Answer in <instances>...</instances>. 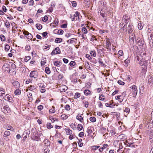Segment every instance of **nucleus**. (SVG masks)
Returning a JSON list of instances; mask_svg holds the SVG:
<instances>
[{"mask_svg": "<svg viewBox=\"0 0 153 153\" xmlns=\"http://www.w3.org/2000/svg\"><path fill=\"white\" fill-rule=\"evenodd\" d=\"M31 139L33 140L39 141L40 138L36 128H33L31 129Z\"/></svg>", "mask_w": 153, "mask_h": 153, "instance_id": "f257e3e1", "label": "nucleus"}, {"mask_svg": "<svg viewBox=\"0 0 153 153\" xmlns=\"http://www.w3.org/2000/svg\"><path fill=\"white\" fill-rule=\"evenodd\" d=\"M135 39L136 43L139 46H142L143 45L144 42L142 39L139 37L136 38L135 37Z\"/></svg>", "mask_w": 153, "mask_h": 153, "instance_id": "f03ea898", "label": "nucleus"}, {"mask_svg": "<svg viewBox=\"0 0 153 153\" xmlns=\"http://www.w3.org/2000/svg\"><path fill=\"white\" fill-rule=\"evenodd\" d=\"M61 51L60 48L57 47L55 49L53 50L51 53V54L52 55H54L55 54H60L61 53Z\"/></svg>", "mask_w": 153, "mask_h": 153, "instance_id": "7ed1b4c3", "label": "nucleus"}, {"mask_svg": "<svg viewBox=\"0 0 153 153\" xmlns=\"http://www.w3.org/2000/svg\"><path fill=\"white\" fill-rule=\"evenodd\" d=\"M132 90V92L133 97H135L137 92V87L135 85H133L130 87Z\"/></svg>", "mask_w": 153, "mask_h": 153, "instance_id": "20e7f679", "label": "nucleus"}, {"mask_svg": "<svg viewBox=\"0 0 153 153\" xmlns=\"http://www.w3.org/2000/svg\"><path fill=\"white\" fill-rule=\"evenodd\" d=\"M38 75V73L36 71H33L31 72L29 76L30 77L36 78Z\"/></svg>", "mask_w": 153, "mask_h": 153, "instance_id": "39448f33", "label": "nucleus"}, {"mask_svg": "<svg viewBox=\"0 0 153 153\" xmlns=\"http://www.w3.org/2000/svg\"><path fill=\"white\" fill-rule=\"evenodd\" d=\"M1 109L2 111L4 113L10 112V110L8 106H3L2 107H1Z\"/></svg>", "mask_w": 153, "mask_h": 153, "instance_id": "423d86ee", "label": "nucleus"}, {"mask_svg": "<svg viewBox=\"0 0 153 153\" xmlns=\"http://www.w3.org/2000/svg\"><path fill=\"white\" fill-rule=\"evenodd\" d=\"M138 62L141 66L144 65V67L146 66V67L147 66L148 62L143 58L140 59V61Z\"/></svg>", "mask_w": 153, "mask_h": 153, "instance_id": "0eeeda50", "label": "nucleus"}, {"mask_svg": "<svg viewBox=\"0 0 153 153\" xmlns=\"http://www.w3.org/2000/svg\"><path fill=\"white\" fill-rule=\"evenodd\" d=\"M23 34L25 35V36L27 39L31 40L33 38V36L30 33H29L27 31L25 30L23 32Z\"/></svg>", "mask_w": 153, "mask_h": 153, "instance_id": "6e6552de", "label": "nucleus"}, {"mask_svg": "<svg viewBox=\"0 0 153 153\" xmlns=\"http://www.w3.org/2000/svg\"><path fill=\"white\" fill-rule=\"evenodd\" d=\"M4 98L5 100L8 101L9 102H12L13 101L12 97L9 94H6L4 97Z\"/></svg>", "mask_w": 153, "mask_h": 153, "instance_id": "1a4fd4ad", "label": "nucleus"}, {"mask_svg": "<svg viewBox=\"0 0 153 153\" xmlns=\"http://www.w3.org/2000/svg\"><path fill=\"white\" fill-rule=\"evenodd\" d=\"M68 89V87L65 85H62L59 87V90L61 92L65 91Z\"/></svg>", "mask_w": 153, "mask_h": 153, "instance_id": "9d476101", "label": "nucleus"}, {"mask_svg": "<svg viewBox=\"0 0 153 153\" xmlns=\"http://www.w3.org/2000/svg\"><path fill=\"white\" fill-rule=\"evenodd\" d=\"M3 68H5V70L9 72L10 71V64H9L8 63L4 65L3 66Z\"/></svg>", "mask_w": 153, "mask_h": 153, "instance_id": "9b49d317", "label": "nucleus"}, {"mask_svg": "<svg viewBox=\"0 0 153 153\" xmlns=\"http://www.w3.org/2000/svg\"><path fill=\"white\" fill-rule=\"evenodd\" d=\"M12 85L15 88H19L20 87L19 83L16 81L12 83Z\"/></svg>", "mask_w": 153, "mask_h": 153, "instance_id": "f8f14e48", "label": "nucleus"}, {"mask_svg": "<svg viewBox=\"0 0 153 153\" xmlns=\"http://www.w3.org/2000/svg\"><path fill=\"white\" fill-rule=\"evenodd\" d=\"M134 29V27L133 25H128V32L129 33H132Z\"/></svg>", "mask_w": 153, "mask_h": 153, "instance_id": "ddd939ff", "label": "nucleus"}, {"mask_svg": "<svg viewBox=\"0 0 153 153\" xmlns=\"http://www.w3.org/2000/svg\"><path fill=\"white\" fill-rule=\"evenodd\" d=\"M123 19L124 20V22L126 24H128L129 19L128 18L127 15H125L123 16Z\"/></svg>", "mask_w": 153, "mask_h": 153, "instance_id": "4468645a", "label": "nucleus"}, {"mask_svg": "<svg viewBox=\"0 0 153 153\" xmlns=\"http://www.w3.org/2000/svg\"><path fill=\"white\" fill-rule=\"evenodd\" d=\"M65 130L66 131V134L67 135H71L72 134V131L69 128H65Z\"/></svg>", "mask_w": 153, "mask_h": 153, "instance_id": "2eb2a0df", "label": "nucleus"}, {"mask_svg": "<svg viewBox=\"0 0 153 153\" xmlns=\"http://www.w3.org/2000/svg\"><path fill=\"white\" fill-rule=\"evenodd\" d=\"M147 80H148V82L149 83H151L153 82V78L150 76H148L147 77Z\"/></svg>", "mask_w": 153, "mask_h": 153, "instance_id": "dca6fc26", "label": "nucleus"}, {"mask_svg": "<svg viewBox=\"0 0 153 153\" xmlns=\"http://www.w3.org/2000/svg\"><path fill=\"white\" fill-rule=\"evenodd\" d=\"M108 146V145L106 144H105L103 145V146L100 148L99 150L100 152H102L103 149L106 148Z\"/></svg>", "mask_w": 153, "mask_h": 153, "instance_id": "f3484780", "label": "nucleus"}, {"mask_svg": "<svg viewBox=\"0 0 153 153\" xmlns=\"http://www.w3.org/2000/svg\"><path fill=\"white\" fill-rule=\"evenodd\" d=\"M76 118L79 120L81 122H83V119L82 117L79 115L78 114L76 116Z\"/></svg>", "mask_w": 153, "mask_h": 153, "instance_id": "a211bd4d", "label": "nucleus"}, {"mask_svg": "<svg viewBox=\"0 0 153 153\" xmlns=\"http://www.w3.org/2000/svg\"><path fill=\"white\" fill-rule=\"evenodd\" d=\"M98 61L100 65L104 66L105 65L103 62L102 61V57H101L98 58Z\"/></svg>", "mask_w": 153, "mask_h": 153, "instance_id": "6ab92c4d", "label": "nucleus"}, {"mask_svg": "<svg viewBox=\"0 0 153 153\" xmlns=\"http://www.w3.org/2000/svg\"><path fill=\"white\" fill-rule=\"evenodd\" d=\"M117 147L119 148V149L117 150V152H118L120 150L122 149L123 148V146L121 143H119L118 144V146H117Z\"/></svg>", "mask_w": 153, "mask_h": 153, "instance_id": "aec40b11", "label": "nucleus"}, {"mask_svg": "<svg viewBox=\"0 0 153 153\" xmlns=\"http://www.w3.org/2000/svg\"><path fill=\"white\" fill-rule=\"evenodd\" d=\"M62 38H56L55 40V42L56 43H60L62 42Z\"/></svg>", "mask_w": 153, "mask_h": 153, "instance_id": "412c9836", "label": "nucleus"}, {"mask_svg": "<svg viewBox=\"0 0 153 153\" xmlns=\"http://www.w3.org/2000/svg\"><path fill=\"white\" fill-rule=\"evenodd\" d=\"M5 94V92H0V100H1L4 98V96L3 95Z\"/></svg>", "mask_w": 153, "mask_h": 153, "instance_id": "4be33fe9", "label": "nucleus"}, {"mask_svg": "<svg viewBox=\"0 0 153 153\" xmlns=\"http://www.w3.org/2000/svg\"><path fill=\"white\" fill-rule=\"evenodd\" d=\"M86 96L89 95L91 93L90 91L89 90H85L84 92Z\"/></svg>", "mask_w": 153, "mask_h": 153, "instance_id": "5701e85b", "label": "nucleus"}, {"mask_svg": "<svg viewBox=\"0 0 153 153\" xmlns=\"http://www.w3.org/2000/svg\"><path fill=\"white\" fill-rule=\"evenodd\" d=\"M36 27L38 30H40L42 28V26L40 24H37L36 25Z\"/></svg>", "mask_w": 153, "mask_h": 153, "instance_id": "b1692460", "label": "nucleus"}, {"mask_svg": "<svg viewBox=\"0 0 153 153\" xmlns=\"http://www.w3.org/2000/svg\"><path fill=\"white\" fill-rule=\"evenodd\" d=\"M61 117L62 120H64L67 119L68 117V116L65 114H63L61 115Z\"/></svg>", "mask_w": 153, "mask_h": 153, "instance_id": "393cba45", "label": "nucleus"}, {"mask_svg": "<svg viewBox=\"0 0 153 153\" xmlns=\"http://www.w3.org/2000/svg\"><path fill=\"white\" fill-rule=\"evenodd\" d=\"M36 86L31 85L28 88L31 91H34L36 89Z\"/></svg>", "mask_w": 153, "mask_h": 153, "instance_id": "a878e982", "label": "nucleus"}, {"mask_svg": "<svg viewBox=\"0 0 153 153\" xmlns=\"http://www.w3.org/2000/svg\"><path fill=\"white\" fill-rule=\"evenodd\" d=\"M82 139H80L78 142V143L79 146L80 147H81L83 146V144L82 142Z\"/></svg>", "mask_w": 153, "mask_h": 153, "instance_id": "bb28decb", "label": "nucleus"}, {"mask_svg": "<svg viewBox=\"0 0 153 153\" xmlns=\"http://www.w3.org/2000/svg\"><path fill=\"white\" fill-rule=\"evenodd\" d=\"M44 153H49V150L48 148H47V147L46 146L44 147L43 149Z\"/></svg>", "mask_w": 153, "mask_h": 153, "instance_id": "cd10ccee", "label": "nucleus"}, {"mask_svg": "<svg viewBox=\"0 0 153 153\" xmlns=\"http://www.w3.org/2000/svg\"><path fill=\"white\" fill-rule=\"evenodd\" d=\"M66 67L65 65H63L61 68V70L62 71H65L66 70Z\"/></svg>", "mask_w": 153, "mask_h": 153, "instance_id": "c85d7f7f", "label": "nucleus"}, {"mask_svg": "<svg viewBox=\"0 0 153 153\" xmlns=\"http://www.w3.org/2000/svg\"><path fill=\"white\" fill-rule=\"evenodd\" d=\"M21 90L19 89H17L15 91L14 93L16 95H19L21 94Z\"/></svg>", "mask_w": 153, "mask_h": 153, "instance_id": "c756f323", "label": "nucleus"}, {"mask_svg": "<svg viewBox=\"0 0 153 153\" xmlns=\"http://www.w3.org/2000/svg\"><path fill=\"white\" fill-rule=\"evenodd\" d=\"M45 71L46 73L48 74H49L51 73V71L50 68L48 67H46L45 68Z\"/></svg>", "mask_w": 153, "mask_h": 153, "instance_id": "7c9ffc66", "label": "nucleus"}, {"mask_svg": "<svg viewBox=\"0 0 153 153\" xmlns=\"http://www.w3.org/2000/svg\"><path fill=\"white\" fill-rule=\"evenodd\" d=\"M60 62L58 61H55L54 63V65H55V66H57L58 67H59L60 66Z\"/></svg>", "mask_w": 153, "mask_h": 153, "instance_id": "2f4dec72", "label": "nucleus"}, {"mask_svg": "<svg viewBox=\"0 0 153 153\" xmlns=\"http://www.w3.org/2000/svg\"><path fill=\"white\" fill-rule=\"evenodd\" d=\"M74 40H76V41L77 39H76L73 38L69 39V43L73 44L75 42Z\"/></svg>", "mask_w": 153, "mask_h": 153, "instance_id": "473e14b6", "label": "nucleus"}, {"mask_svg": "<svg viewBox=\"0 0 153 153\" xmlns=\"http://www.w3.org/2000/svg\"><path fill=\"white\" fill-rule=\"evenodd\" d=\"M124 23H120L119 24V27L121 28V29L123 28L124 29L126 25V24L123 26V25Z\"/></svg>", "mask_w": 153, "mask_h": 153, "instance_id": "72a5a7b5", "label": "nucleus"}, {"mask_svg": "<svg viewBox=\"0 0 153 153\" xmlns=\"http://www.w3.org/2000/svg\"><path fill=\"white\" fill-rule=\"evenodd\" d=\"M130 62V60L128 59H126L124 63H125L124 65L126 66H128V63Z\"/></svg>", "mask_w": 153, "mask_h": 153, "instance_id": "f704fd0d", "label": "nucleus"}, {"mask_svg": "<svg viewBox=\"0 0 153 153\" xmlns=\"http://www.w3.org/2000/svg\"><path fill=\"white\" fill-rule=\"evenodd\" d=\"M0 38L1 41L4 42L5 41V37L3 34H1L0 35Z\"/></svg>", "mask_w": 153, "mask_h": 153, "instance_id": "c9c22d12", "label": "nucleus"}, {"mask_svg": "<svg viewBox=\"0 0 153 153\" xmlns=\"http://www.w3.org/2000/svg\"><path fill=\"white\" fill-rule=\"evenodd\" d=\"M6 128H7V130H10L11 131H13L14 130L13 128L10 126H7Z\"/></svg>", "mask_w": 153, "mask_h": 153, "instance_id": "e433bc0d", "label": "nucleus"}, {"mask_svg": "<svg viewBox=\"0 0 153 153\" xmlns=\"http://www.w3.org/2000/svg\"><path fill=\"white\" fill-rule=\"evenodd\" d=\"M83 128V126L81 124H79L78 125L77 129L78 130L81 131Z\"/></svg>", "mask_w": 153, "mask_h": 153, "instance_id": "4c0bfd02", "label": "nucleus"}, {"mask_svg": "<svg viewBox=\"0 0 153 153\" xmlns=\"http://www.w3.org/2000/svg\"><path fill=\"white\" fill-rule=\"evenodd\" d=\"M69 1H70L71 2L72 4V5L73 7H75L77 5V3L75 1H70L69 0Z\"/></svg>", "mask_w": 153, "mask_h": 153, "instance_id": "58836bf2", "label": "nucleus"}, {"mask_svg": "<svg viewBox=\"0 0 153 153\" xmlns=\"http://www.w3.org/2000/svg\"><path fill=\"white\" fill-rule=\"evenodd\" d=\"M149 140L150 142H151L152 143H153V133H152L150 134Z\"/></svg>", "mask_w": 153, "mask_h": 153, "instance_id": "ea45409f", "label": "nucleus"}, {"mask_svg": "<svg viewBox=\"0 0 153 153\" xmlns=\"http://www.w3.org/2000/svg\"><path fill=\"white\" fill-rule=\"evenodd\" d=\"M87 132L88 133V134H91L92 133V130L91 129V127H89L87 129Z\"/></svg>", "mask_w": 153, "mask_h": 153, "instance_id": "a19ab883", "label": "nucleus"}, {"mask_svg": "<svg viewBox=\"0 0 153 153\" xmlns=\"http://www.w3.org/2000/svg\"><path fill=\"white\" fill-rule=\"evenodd\" d=\"M8 63H9V64H10V65H11V66L12 67V68H13V69H14L16 68V66L12 62H8Z\"/></svg>", "mask_w": 153, "mask_h": 153, "instance_id": "79ce46f5", "label": "nucleus"}, {"mask_svg": "<svg viewBox=\"0 0 153 153\" xmlns=\"http://www.w3.org/2000/svg\"><path fill=\"white\" fill-rule=\"evenodd\" d=\"M63 30L62 29L58 30V31H57V34L59 35H62L63 34Z\"/></svg>", "mask_w": 153, "mask_h": 153, "instance_id": "37998d69", "label": "nucleus"}, {"mask_svg": "<svg viewBox=\"0 0 153 153\" xmlns=\"http://www.w3.org/2000/svg\"><path fill=\"white\" fill-rule=\"evenodd\" d=\"M90 54L94 57H96V53L95 51H91L90 52Z\"/></svg>", "mask_w": 153, "mask_h": 153, "instance_id": "c03bdc74", "label": "nucleus"}, {"mask_svg": "<svg viewBox=\"0 0 153 153\" xmlns=\"http://www.w3.org/2000/svg\"><path fill=\"white\" fill-rule=\"evenodd\" d=\"M89 120L90 121L92 122H96V119L94 117H91L90 118Z\"/></svg>", "mask_w": 153, "mask_h": 153, "instance_id": "a18cd8bd", "label": "nucleus"}, {"mask_svg": "<svg viewBox=\"0 0 153 153\" xmlns=\"http://www.w3.org/2000/svg\"><path fill=\"white\" fill-rule=\"evenodd\" d=\"M22 138L23 139V140L27 138V135L26 134V133L25 132V131H24L23 134L22 135Z\"/></svg>", "mask_w": 153, "mask_h": 153, "instance_id": "49530a36", "label": "nucleus"}, {"mask_svg": "<svg viewBox=\"0 0 153 153\" xmlns=\"http://www.w3.org/2000/svg\"><path fill=\"white\" fill-rule=\"evenodd\" d=\"M80 13L78 11H76L74 15L73 16L75 17H78L79 18Z\"/></svg>", "mask_w": 153, "mask_h": 153, "instance_id": "de8ad7c7", "label": "nucleus"}, {"mask_svg": "<svg viewBox=\"0 0 153 153\" xmlns=\"http://www.w3.org/2000/svg\"><path fill=\"white\" fill-rule=\"evenodd\" d=\"M147 67V66L146 67V66L144 67V68H143L141 71V73H143V74H144L146 73V68Z\"/></svg>", "mask_w": 153, "mask_h": 153, "instance_id": "09e8293b", "label": "nucleus"}, {"mask_svg": "<svg viewBox=\"0 0 153 153\" xmlns=\"http://www.w3.org/2000/svg\"><path fill=\"white\" fill-rule=\"evenodd\" d=\"M76 64V62L74 61H71L69 63L71 67L74 66Z\"/></svg>", "mask_w": 153, "mask_h": 153, "instance_id": "8fccbe9b", "label": "nucleus"}, {"mask_svg": "<svg viewBox=\"0 0 153 153\" xmlns=\"http://www.w3.org/2000/svg\"><path fill=\"white\" fill-rule=\"evenodd\" d=\"M149 43L151 47H153V39H150L149 38Z\"/></svg>", "mask_w": 153, "mask_h": 153, "instance_id": "3c124183", "label": "nucleus"}, {"mask_svg": "<svg viewBox=\"0 0 153 153\" xmlns=\"http://www.w3.org/2000/svg\"><path fill=\"white\" fill-rule=\"evenodd\" d=\"M27 96L28 98H30L29 99V102L31 101L32 100V98H31L32 96V94L28 92L27 94Z\"/></svg>", "mask_w": 153, "mask_h": 153, "instance_id": "603ef678", "label": "nucleus"}, {"mask_svg": "<svg viewBox=\"0 0 153 153\" xmlns=\"http://www.w3.org/2000/svg\"><path fill=\"white\" fill-rule=\"evenodd\" d=\"M10 131H7L4 132V135H5V136H9L10 135Z\"/></svg>", "mask_w": 153, "mask_h": 153, "instance_id": "864d4df0", "label": "nucleus"}, {"mask_svg": "<svg viewBox=\"0 0 153 153\" xmlns=\"http://www.w3.org/2000/svg\"><path fill=\"white\" fill-rule=\"evenodd\" d=\"M52 108H53L50 109L49 111L50 113H53L55 112L54 107L53 106Z\"/></svg>", "mask_w": 153, "mask_h": 153, "instance_id": "5fc2aeb1", "label": "nucleus"}, {"mask_svg": "<svg viewBox=\"0 0 153 153\" xmlns=\"http://www.w3.org/2000/svg\"><path fill=\"white\" fill-rule=\"evenodd\" d=\"M48 20V17L47 16H45L42 18V21L44 22H46Z\"/></svg>", "mask_w": 153, "mask_h": 153, "instance_id": "6e6d98bb", "label": "nucleus"}, {"mask_svg": "<svg viewBox=\"0 0 153 153\" xmlns=\"http://www.w3.org/2000/svg\"><path fill=\"white\" fill-rule=\"evenodd\" d=\"M47 128L49 129L53 127V126L51 125L50 123H48L47 124Z\"/></svg>", "mask_w": 153, "mask_h": 153, "instance_id": "4d7b16f0", "label": "nucleus"}, {"mask_svg": "<svg viewBox=\"0 0 153 153\" xmlns=\"http://www.w3.org/2000/svg\"><path fill=\"white\" fill-rule=\"evenodd\" d=\"M4 48L5 51H8L10 48V46L6 44Z\"/></svg>", "mask_w": 153, "mask_h": 153, "instance_id": "13d9d810", "label": "nucleus"}, {"mask_svg": "<svg viewBox=\"0 0 153 153\" xmlns=\"http://www.w3.org/2000/svg\"><path fill=\"white\" fill-rule=\"evenodd\" d=\"M82 31L84 34L87 33L88 31L85 27H82Z\"/></svg>", "mask_w": 153, "mask_h": 153, "instance_id": "bf43d9fd", "label": "nucleus"}, {"mask_svg": "<svg viewBox=\"0 0 153 153\" xmlns=\"http://www.w3.org/2000/svg\"><path fill=\"white\" fill-rule=\"evenodd\" d=\"M6 23L5 24V25L7 28H9L10 27V24L9 22L7 20L6 21Z\"/></svg>", "mask_w": 153, "mask_h": 153, "instance_id": "052dcab7", "label": "nucleus"}, {"mask_svg": "<svg viewBox=\"0 0 153 153\" xmlns=\"http://www.w3.org/2000/svg\"><path fill=\"white\" fill-rule=\"evenodd\" d=\"M25 132L26 133V134H27V135L28 137L29 136V135L30 134V130L29 129H28L27 130H26L25 131Z\"/></svg>", "mask_w": 153, "mask_h": 153, "instance_id": "680f3d73", "label": "nucleus"}, {"mask_svg": "<svg viewBox=\"0 0 153 153\" xmlns=\"http://www.w3.org/2000/svg\"><path fill=\"white\" fill-rule=\"evenodd\" d=\"M34 4V1L33 0H30L28 2V5L29 6H33Z\"/></svg>", "mask_w": 153, "mask_h": 153, "instance_id": "e2e57ef3", "label": "nucleus"}, {"mask_svg": "<svg viewBox=\"0 0 153 153\" xmlns=\"http://www.w3.org/2000/svg\"><path fill=\"white\" fill-rule=\"evenodd\" d=\"M80 96V94L79 93H76L75 95L74 96V98H77L79 97Z\"/></svg>", "mask_w": 153, "mask_h": 153, "instance_id": "0e129e2a", "label": "nucleus"}, {"mask_svg": "<svg viewBox=\"0 0 153 153\" xmlns=\"http://www.w3.org/2000/svg\"><path fill=\"white\" fill-rule=\"evenodd\" d=\"M104 95H103L102 94H101L99 97V100H103L105 99L104 98Z\"/></svg>", "mask_w": 153, "mask_h": 153, "instance_id": "69168bd1", "label": "nucleus"}, {"mask_svg": "<svg viewBox=\"0 0 153 153\" xmlns=\"http://www.w3.org/2000/svg\"><path fill=\"white\" fill-rule=\"evenodd\" d=\"M25 49L28 51H29L30 50V47L29 45H27L25 47Z\"/></svg>", "mask_w": 153, "mask_h": 153, "instance_id": "338daca9", "label": "nucleus"}, {"mask_svg": "<svg viewBox=\"0 0 153 153\" xmlns=\"http://www.w3.org/2000/svg\"><path fill=\"white\" fill-rule=\"evenodd\" d=\"M30 59V56H26L25 58V62H27Z\"/></svg>", "mask_w": 153, "mask_h": 153, "instance_id": "774afa93", "label": "nucleus"}]
</instances>
